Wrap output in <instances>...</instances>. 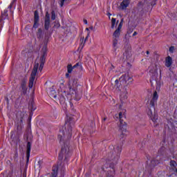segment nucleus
Returning a JSON list of instances; mask_svg holds the SVG:
<instances>
[{"instance_id": "f257e3e1", "label": "nucleus", "mask_w": 177, "mask_h": 177, "mask_svg": "<svg viewBox=\"0 0 177 177\" xmlns=\"http://www.w3.org/2000/svg\"><path fill=\"white\" fill-rule=\"evenodd\" d=\"M44 64H45V56L42 55L41 57L37 58L29 80V88H32V86H34V82L35 81L37 73L38 71H42Z\"/></svg>"}, {"instance_id": "f03ea898", "label": "nucleus", "mask_w": 177, "mask_h": 177, "mask_svg": "<svg viewBox=\"0 0 177 177\" xmlns=\"http://www.w3.org/2000/svg\"><path fill=\"white\" fill-rule=\"evenodd\" d=\"M115 88L119 91L120 94V100L121 104H118V106L120 110L122 109V104L125 103V100L128 99V91L127 90V86H120L118 84V81L116 80L115 81Z\"/></svg>"}, {"instance_id": "7ed1b4c3", "label": "nucleus", "mask_w": 177, "mask_h": 177, "mask_svg": "<svg viewBox=\"0 0 177 177\" xmlns=\"http://www.w3.org/2000/svg\"><path fill=\"white\" fill-rule=\"evenodd\" d=\"M147 114L153 122L154 127H157L158 125V115L156 113V109L154 108V102L153 101H150L147 104Z\"/></svg>"}, {"instance_id": "20e7f679", "label": "nucleus", "mask_w": 177, "mask_h": 177, "mask_svg": "<svg viewBox=\"0 0 177 177\" xmlns=\"http://www.w3.org/2000/svg\"><path fill=\"white\" fill-rule=\"evenodd\" d=\"M115 118L119 119L118 127L122 136H127V135H128V131L127 130L128 129V126L122 120V118H124V113L120 112L118 114L115 115Z\"/></svg>"}, {"instance_id": "39448f33", "label": "nucleus", "mask_w": 177, "mask_h": 177, "mask_svg": "<svg viewBox=\"0 0 177 177\" xmlns=\"http://www.w3.org/2000/svg\"><path fill=\"white\" fill-rule=\"evenodd\" d=\"M71 154L70 151V147H68V142H63L61 153L59 155V158H63V156L65 157H68Z\"/></svg>"}, {"instance_id": "423d86ee", "label": "nucleus", "mask_w": 177, "mask_h": 177, "mask_svg": "<svg viewBox=\"0 0 177 177\" xmlns=\"http://www.w3.org/2000/svg\"><path fill=\"white\" fill-rule=\"evenodd\" d=\"M158 70L161 72L160 64H154L150 66L149 74L152 78H156L158 75Z\"/></svg>"}, {"instance_id": "0eeeda50", "label": "nucleus", "mask_w": 177, "mask_h": 177, "mask_svg": "<svg viewBox=\"0 0 177 177\" xmlns=\"http://www.w3.org/2000/svg\"><path fill=\"white\" fill-rule=\"evenodd\" d=\"M61 92L63 93V96H67V95H74L75 93V90L73 88H67V87H64V84H60Z\"/></svg>"}, {"instance_id": "6e6552de", "label": "nucleus", "mask_w": 177, "mask_h": 177, "mask_svg": "<svg viewBox=\"0 0 177 177\" xmlns=\"http://www.w3.org/2000/svg\"><path fill=\"white\" fill-rule=\"evenodd\" d=\"M50 26V15H49V12L46 13V17H45V24H44V27L46 30H49V27Z\"/></svg>"}, {"instance_id": "1a4fd4ad", "label": "nucleus", "mask_w": 177, "mask_h": 177, "mask_svg": "<svg viewBox=\"0 0 177 177\" xmlns=\"http://www.w3.org/2000/svg\"><path fill=\"white\" fill-rule=\"evenodd\" d=\"M121 28H122V21H120L118 26V28L113 32V37H115V38H118V37H120L121 34Z\"/></svg>"}, {"instance_id": "9d476101", "label": "nucleus", "mask_w": 177, "mask_h": 177, "mask_svg": "<svg viewBox=\"0 0 177 177\" xmlns=\"http://www.w3.org/2000/svg\"><path fill=\"white\" fill-rule=\"evenodd\" d=\"M21 92L24 95H26L27 93V80H24L21 83Z\"/></svg>"}, {"instance_id": "9b49d317", "label": "nucleus", "mask_w": 177, "mask_h": 177, "mask_svg": "<svg viewBox=\"0 0 177 177\" xmlns=\"http://www.w3.org/2000/svg\"><path fill=\"white\" fill-rule=\"evenodd\" d=\"M131 79H132V77L129 75V74H125L121 76V77L120 78V81L123 84H127V82H128V81H129Z\"/></svg>"}, {"instance_id": "f8f14e48", "label": "nucleus", "mask_w": 177, "mask_h": 177, "mask_svg": "<svg viewBox=\"0 0 177 177\" xmlns=\"http://www.w3.org/2000/svg\"><path fill=\"white\" fill-rule=\"evenodd\" d=\"M39 21V15H38V11L35 12V23L33 25L34 28H38V22Z\"/></svg>"}, {"instance_id": "ddd939ff", "label": "nucleus", "mask_w": 177, "mask_h": 177, "mask_svg": "<svg viewBox=\"0 0 177 177\" xmlns=\"http://www.w3.org/2000/svg\"><path fill=\"white\" fill-rule=\"evenodd\" d=\"M172 57L168 56L165 58V66H166V67H171V66H172Z\"/></svg>"}, {"instance_id": "4468645a", "label": "nucleus", "mask_w": 177, "mask_h": 177, "mask_svg": "<svg viewBox=\"0 0 177 177\" xmlns=\"http://www.w3.org/2000/svg\"><path fill=\"white\" fill-rule=\"evenodd\" d=\"M131 1L129 0H123L120 3V8L122 9H125L127 6H129Z\"/></svg>"}, {"instance_id": "2eb2a0df", "label": "nucleus", "mask_w": 177, "mask_h": 177, "mask_svg": "<svg viewBox=\"0 0 177 177\" xmlns=\"http://www.w3.org/2000/svg\"><path fill=\"white\" fill-rule=\"evenodd\" d=\"M65 131L64 133L66 135H70L71 133V127H70V123L66 122L65 124Z\"/></svg>"}, {"instance_id": "dca6fc26", "label": "nucleus", "mask_w": 177, "mask_h": 177, "mask_svg": "<svg viewBox=\"0 0 177 177\" xmlns=\"http://www.w3.org/2000/svg\"><path fill=\"white\" fill-rule=\"evenodd\" d=\"M158 100V94L157 93V91H154L153 94L152 100H151V102H153L154 105V103H156V102H157Z\"/></svg>"}, {"instance_id": "f3484780", "label": "nucleus", "mask_w": 177, "mask_h": 177, "mask_svg": "<svg viewBox=\"0 0 177 177\" xmlns=\"http://www.w3.org/2000/svg\"><path fill=\"white\" fill-rule=\"evenodd\" d=\"M31 151V144L30 142H28V145H27V157H28V160L30 158V153Z\"/></svg>"}, {"instance_id": "a211bd4d", "label": "nucleus", "mask_w": 177, "mask_h": 177, "mask_svg": "<svg viewBox=\"0 0 177 177\" xmlns=\"http://www.w3.org/2000/svg\"><path fill=\"white\" fill-rule=\"evenodd\" d=\"M117 20L115 18H112L111 19V28H114L115 27V26H117V24H118V21H117Z\"/></svg>"}, {"instance_id": "6ab92c4d", "label": "nucleus", "mask_w": 177, "mask_h": 177, "mask_svg": "<svg viewBox=\"0 0 177 177\" xmlns=\"http://www.w3.org/2000/svg\"><path fill=\"white\" fill-rule=\"evenodd\" d=\"M161 85H162V83H161L160 81L156 82V89H157V91H160V89L161 88Z\"/></svg>"}, {"instance_id": "aec40b11", "label": "nucleus", "mask_w": 177, "mask_h": 177, "mask_svg": "<svg viewBox=\"0 0 177 177\" xmlns=\"http://www.w3.org/2000/svg\"><path fill=\"white\" fill-rule=\"evenodd\" d=\"M118 40H117V39H115L113 40V48H114L115 49H117V45H118Z\"/></svg>"}, {"instance_id": "412c9836", "label": "nucleus", "mask_w": 177, "mask_h": 177, "mask_svg": "<svg viewBox=\"0 0 177 177\" xmlns=\"http://www.w3.org/2000/svg\"><path fill=\"white\" fill-rule=\"evenodd\" d=\"M54 27L55 28H59V27H60V23L59 22V21H55Z\"/></svg>"}, {"instance_id": "4be33fe9", "label": "nucleus", "mask_w": 177, "mask_h": 177, "mask_svg": "<svg viewBox=\"0 0 177 177\" xmlns=\"http://www.w3.org/2000/svg\"><path fill=\"white\" fill-rule=\"evenodd\" d=\"M8 17V10H4V13L2 14V18L6 19Z\"/></svg>"}, {"instance_id": "5701e85b", "label": "nucleus", "mask_w": 177, "mask_h": 177, "mask_svg": "<svg viewBox=\"0 0 177 177\" xmlns=\"http://www.w3.org/2000/svg\"><path fill=\"white\" fill-rule=\"evenodd\" d=\"M73 66L71 65H68V73L71 74V73L73 71Z\"/></svg>"}, {"instance_id": "b1692460", "label": "nucleus", "mask_w": 177, "mask_h": 177, "mask_svg": "<svg viewBox=\"0 0 177 177\" xmlns=\"http://www.w3.org/2000/svg\"><path fill=\"white\" fill-rule=\"evenodd\" d=\"M51 15H52L51 16L52 20H55L56 19V15L55 14V11H52Z\"/></svg>"}, {"instance_id": "393cba45", "label": "nucleus", "mask_w": 177, "mask_h": 177, "mask_svg": "<svg viewBox=\"0 0 177 177\" xmlns=\"http://www.w3.org/2000/svg\"><path fill=\"white\" fill-rule=\"evenodd\" d=\"M46 49H47V47H46V44H45L42 48V52L43 53H46Z\"/></svg>"}, {"instance_id": "a878e982", "label": "nucleus", "mask_w": 177, "mask_h": 177, "mask_svg": "<svg viewBox=\"0 0 177 177\" xmlns=\"http://www.w3.org/2000/svg\"><path fill=\"white\" fill-rule=\"evenodd\" d=\"M64 1L66 0H59V5L60 6H63V5H64Z\"/></svg>"}, {"instance_id": "bb28decb", "label": "nucleus", "mask_w": 177, "mask_h": 177, "mask_svg": "<svg viewBox=\"0 0 177 177\" xmlns=\"http://www.w3.org/2000/svg\"><path fill=\"white\" fill-rule=\"evenodd\" d=\"M169 50L171 53H174V50H175V47H174V46L170 47Z\"/></svg>"}, {"instance_id": "cd10ccee", "label": "nucleus", "mask_w": 177, "mask_h": 177, "mask_svg": "<svg viewBox=\"0 0 177 177\" xmlns=\"http://www.w3.org/2000/svg\"><path fill=\"white\" fill-rule=\"evenodd\" d=\"M151 164H152V165H156V164H158V162H156L154 160H152Z\"/></svg>"}, {"instance_id": "c85d7f7f", "label": "nucleus", "mask_w": 177, "mask_h": 177, "mask_svg": "<svg viewBox=\"0 0 177 177\" xmlns=\"http://www.w3.org/2000/svg\"><path fill=\"white\" fill-rule=\"evenodd\" d=\"M80 66V63H77L75 65L73 66V68H75L76 67H78Z\"/></svg>"}, {"instance_id": "c756f323", "label": "nucleus", "mask_w": 177, "mask_h": 177, "mask_svg": "<svg viewBox=\"0 0 177 177\" xmlns=\"http://www.w3.org/2000/svg\"><path fill=\"white\" fill-rule=\"evenodd\" d=\"M38 38L41 37V30H39V33L37 34Z\"/></svg>"}, {"instance_id": "7c9ffc66", "label": "nucleus", "mask_w": 177, "mask_h": 177, "mask_svg": "<svg viewBox=\"0 0 177 177\" xmlns=\"http://www.w3.org/2000/svg\"><path fill=\"white\" fill-rule=\"evenodd\" d=\"M58 139H59L60 142H62V137L61 134H59Z\"/></svg>"}, {"instance_id": "2f4dec72", "label": "nucleus", "mask_w": 177, "mask_h": 177, "mask_svg": "<svg viewBox=\"0 0 177 177\" xmlns=\"http://www.w3.org/2000/svg\"><path fill=\"white\" fill-rule=\"evenodd\" d=\"M57 176V174L56 171L54 172V174H52V177H56Z\"/></svg>"}, {"instance_id": "473e14b6", "label": "nucleus", "mask_w": 177, "mask_h": 177, "mask_svg": "<svg viewBox=\"0 0 177 177\" xmlns=\"http://www.w3.org/2000/svg\"><path fill=\"white\" fill-rule=\"evenodd\" d=\"M12 6H13V3H11L10 6H8L9 9H12Z\"/></svg>"}, {"instance_id": "72a5a7b5", "label": "nucleus", "mask_w": 177, "mask_h": 177, "mask_svg": "<svg viewBox=\"0 0 177 177\" xmlns=\"http://www.w3.org/2000/svg\"><path fill=\"white\" fill-rule=\"evenodd\" d=\"M83 21H84V24H88V21L86 19H84Z\"/></svg>"}, {"instance_id": "f704fd0d", "label": "nucleus", "mask_w": 177, "mask_h": 177, "mask_svg": "<svg viewBox=\"0 0 177 177\" xmlns=\"http://www.w3.org/2000/svg\"><path fill=\"white\" fill-rule=\"evenodd\" d=\"M136 35H138V32H134L133 33V37H135Z\"/></svg>"}, {"instance_id": "c9c22d12", "label": "nucleus", "mask_w": 177, "mask_h": 177, "mask_svg": "<svg viewBox=\"0 0 177 177\" xmlns=\"http://www.w3.org/2000/svg\"><path fill=\"white\" fill-rule=\"evenodd\" d=\"M89 30H93V27H92V26L90 27V28H89Z\"/></svg>"}, {"instance_id": "e433bc0d", "label": "nucleus", "mask_w": 177, "mask_h": 177, "mask_svg": "<svg viewBox=\"0 0 177 177\" xmlns=\"http://www.w3.org/2000/svg\"><path fill=\"white\" fill-rule=\"evenodd\" d=\"M86 31H88V30H89V28H86Z\"/></svg>"}, {"instance_id": "4c0bfd02", "label": "nucleus", "mask_w": 177, "mask_h": 177, "mask_svg": "<svg viewBox=\"0 0 177 177\" xmlns=\"http://www.w3.org/2000/svg\"><path fill=\"white\" fill-rule=\"evenodd\" d=\"M149 51H147V55H149Z\"/></svg>"}, {"instance_id": "58836bf2", "label": "nucleus", "mask_w": 177, "mask_h": 177, "mask_svg": "<svg viewBox=\"0 0 177 177\" xmlns=\"http://www.w3.org/2000/svg\"><path fill=\"white\" fill-rule=\"evenodd\" d=\"M108 16H111V14H108Z\"/></svg>"}, {"instance_id": "ea45409f", "label": "nucleus", "mask_w": 177, "mask_h": 177, "mask_svg": "<svg viewBox=\"0 0 177 177\" xmlns=\"http://www.w3.org/2000/svg\"><path fill=\"white\" fill-rule=\"evenodd\" d=\"M82 48H84V44L82 46Z\"/></svg>"}, {"instance_id": "a19ab883", "label": "nucleus", "mask_w": 177, "mask_h": 177, "mask_svg": "<svg viewBox=\"0 0 177 177\" xmlns=\"http://www.w3.org/2000/svg\"><path fill=\"white\" fill-rule=\"evenodd\" d=\"M82 42H84V39H82Z\"/></svg>"}, {"instance_id": "79ce46f5", "label": "nucleus", "mask_w": 177, "mask_h": 177, "mask_svg": "<svg viewBox=\"0 0 177 177\" xmlns=\"http://www.w3.org/2000/svg\"><path fill=\"white\" fill-rule=\"evenodd\" d=\"M119 151H121V149H119Z\"/></svg>"}, {"instance_id": "37998d69", "label": "nucleus", "mask_w": 177, "mask_h": 177, "mask_svg": "<svg viewBox=\"0 0 177 177\" xmlns=\"http://www.w3.org/2000/svg\"><path fill=\"white\" fill-rule=\"evenodd\" d=\"M62 100H64V97H63Z\"/></svg>"}, {"instance_id": "c03bdc74", "label": "nucleus", "mask_w": 177, "mask_h": 177, "mask_svg": "<svg viewBox=\"0 0 177 177\" xmlns=\"http://www.w3.org/2000/svg\"><path fill=\"white\" fill-rule=\"evenodd\" d=\"M54 97H56V95H54Z\"/></svg>"}, {"instance_id": "a18cd8bd", "label": "nucleus", "mask_w": 177, "mask_h": 177, "mask_svg": "<svg viewBox=\"0 0 177 177\" xmlns=\"http://www.w3.org/2000/svg\"><path fill=\"white\" fill-rule=\"evenodd\" d=\"M60 133H62V131H60Z\"/></svg>"}, {"instance_id": "49530a36", "label": "nucleus", "mask_w": 177, "mask_h": 177, "mask_svg": "<svg viewBox=\"0 0 177 177\" xmlns=\"http://www.w3.org/2000/svg\"><path fill=\"white\" fill-rule=\"evenodd\" d=\"M14 1H16V0H14Z\"/></svg>"}]
</instances>
